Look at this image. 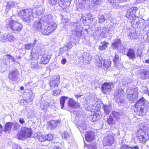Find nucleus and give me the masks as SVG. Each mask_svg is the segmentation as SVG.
Instances as JSON below:
<instances>
[{
  "label": "nucleus",
  "instance_id": "55",
  "mask_svg": "<svg viewBox=\"0 0 149 149\" xmlns=\"http://www.w3.org/2000/svg\"><path fill=\"white\" fill-rule=\"evenodd\" d=\"M81 2L82 5L84 6L85 5H88L90 1L89 0H82Z\"/></svg>",
  "mask_w": 149,
  "mask_h": 149
},
{
  "label": "nucleus",
  "instance_id": "59",
  "mask_svg": "<svg viewBox=\"0 0 149 149\" xmlns=\"http://www.w3.org/2000/svg\"><path fill=\"white\" fill-rule=\"evenodd\" d=\"M57 0H49V3L52 6L55 5L57 3Z\"/></svg>",
  "mask_w": 149,
  "mask_h": 149
},
{
  "label": "nucleus",
  "instance_id": "22",
  "mask_svg": "<svg viewBox=\"0 0 149 149\" xmlns=\"http://www.w3.org/2000/svg\"><path fill=\"white\" fill-rule=\"evenodd\" d=\"M136 91L133 94L128 95L127 96V98L128 99L129 102L131 103L135 102L138 99L139 92H136L137 90L136 89Z\"/></svg>",
  "mask_w": 149,
  "mask_h": 149
},
{
  "label": "nucleus",
  "instance_id": "61",
  "mask_svg": "<svg viewBox=\"0 0 149 149\" xmlns=\"http://www.w3.org/2000/svg\"><path fill=\"white\" fill-rule=\"evenodd\" d=\"M66 59L64 58H63L62 59L61 61V63L63 65H64L65 64L66 62Z\"/></svg>",
  "mask_w": 149,
  "mask_h": 149
},
{
  "label": "nucleus",
  "instance_id": "1",
  "mask_svg": "<svg viewBox=\"0 0 149 149\" xmlns=\"http://www.w3.org/2000/svg\"><path fill=\"white\" fill-rule=\"evenodd\" d=\"M71 27L72 32V37H71L69 43L66 47L68 49L71 48L72 47L76 45V40L80 38L82 36V27L79 23H72Z\"/></svg>",
  "mask_w": 149,
  "mask_h": 149
},
{
  "label": "nucleus",
  "instance_id": "14",
  "mask_svg": "<svg viewBox=\"0 0 149 149\" xmlns=\"http://www.w3.org/2000/svg\"><path fill=\"white\" fill-rule=\"evenodd\" d=\"M109 29L106 27H100L96 29L95 33L98 36H100L102 37H104L106 33H108Z\"/></svg>",
  "mask_w": 149,
  "mask_h": 149
},
{
  "label": "nucleus",
  "instance_id": "11",
  "mask_svg": "<svg viewBox=\"0 0 149 149\" xmlns=\"http://www.w3.org/2000/svg\"><path fill=\"white\" fill-rule=\"evenodd\" d=\"M19 74L17 70L12 71L9 74L8 79L11 81L16 82L19 81Z\"/></svg>",
  "mask_w": 149,
  "mask_h": 149
},
{
  "label": "nucleus",
  "instance_id": "36",
  "mask_svg": "<svg viewBox=\"0 0 149 149\" xmlns=\"http://www.w3.org/2000/svg\"><path fill=\"white\" fill-rule=\"evenodd\" d=\"M108 43L103 41L101 42V44L99 46L98 48L100 51H102L105 50L107 47Z\"/></svg>",
  "mask_w": 149,
  "mask_h": 149
},
{
  "label": "nucleus",
  "instance_id": "30",
  "mask_svg": "<svg viewBox=\"0 0 149 149\" xmlns=\"http://www.w3.org/2000/svg\"><path fill=\"white\" fill-rule=\"evenodd\" d=\"M132 26L134 28L137 27L138 26L141 24V26L142 27L143 26H144V24L143 22H140V21L139 19H135L134 18L132 20L131 22Z\"/></svg>",
  "mask_w": 149,
  "mask_h": 149
},
{
  "label": "nucleus",
  "instance_id": "48",
  "mask_svg": "<svg viewBox=\"0 0 149 149\" xmlns=\"http://www.w3.org/2000/svg\"><path fill=\"white\" fill-rule=\"evenodd\" d=\"M62 137L66 140H68L70 138V135L67 132L65 131L62 135Z\"/></svg>",
  "mask_w": 149,
  "mask_h": 149
},
{
  "label": "nucleus",
  "instance_id": "52",
  "mask_svg": "<svg viewBox=\"0 0 149 149\" xmlns=\"http://www.w3.org/2000/svg\"><path fill=\"white\" fill-rule=\"evenodd\" d=\"M88 149H97V146L94 144H91L88 145Z\"/></svg>",
  "mask_w": 149,
  "mask_h": 149
},
{
  "label": "nucleus",
  "instance_id": "41",
  "mask_svg": "<svg viewBox=\"0 0 149 149\" xmlns=\"http://www.w3.org/2000/svg\"><path fill=\"white\" fill-rule=\"evenodd\" d=\"M141 92L148 95L149 96V90L145 86H142L140 89Z\"/></svg>",
  "mask_w": 149,
  "mask_h": 149
},
{
  "label": "nucleus",
  "instance_id": "10",
  "mask_svg": "<svg viewBox=\"0 0 149 149\" xmlns=\"http://www.w3.org/2000/svg\"><path fill=\"white\" fill-rule=\"evenodd\" d=\"M116 135V134L113 133L108 134L103 140L104 145L105 146H110L113 143L114 141V136Z\"/></svg>",
  "mask_w": 149,
  "mask_h": 149
},
{
  "label": "nucleus",
  "instance_id": "16",
  "mask_svg": "<svg viewBox=\"0 0 149 149\" xmlns=\"http://www.w3.org/2000/svg\"><path fill=\"white\" fill-rule=\"evenodd\" d=\"M130 81H127V86L128 88L127 89L126 91V96L128 95L133 94L136 91V92H138V88L136 87H131L130 86V84L132 82V81L131 79H129V80Z\"/></svg>",
  "mask_w": 149,
  "mask_h": 149
},
{
  "label": "nucleus",
  "instance_id": "45",
  "mask_svg": "<svg viewBox=\"0 0 149 149\" xmlns=\"http://www.w3.org/2000/svg\"><path fill=\"white\" fill-rule=\"evenodd\" d=\"M107 123L110 126H113L115 124L114 121L113 117L110 116L107 120Z\"/></svg>",
  "mask_w": 149,
  "mask_h": 149
},
{
  "label": "nucleus",
  "instance_id": "27",
  "mask_svg": "<svg viewBox=\"0 0 149 149\" xmlns=\"http://www.w3.org/2000/svg\"><path fill=\"white\" fill-rule=\"evenodd\" d=\"M79 59L81 62H84V60H86L88 61L87 63H88L89 62V61L91 60L92 57L89 53L85 52L81 56H80Z\"/></svg>",
  "mask_w": 149,
  "mask_h": 149
},
{
  "label": "nucleus",
  "instance_id": "21",
  "mask_svg": "<svg viewBox=\"0 0 149 149\" xmlns=\"http://www.w3.org/2000/svg\"><path fill=\"white\" fill-rule=\"evenodd\" d=\"M53 137V136L52 134H49L45 135H38V139L39 141L40 142H42L46 140L50 141L52 140Z\"/></svg>",
  "mask_w": 149,
  "mask_h": 149
},
{
  "label": "nucleus",
  "instance_id": "2",
  "mask_svg": "<svg viewBox=\"0 0 149 149\" xmlns=\"http://www.w3.org/2000/svg\"><path fill=\"white\" fill-rule=\"evenodd\" d=\"M43 46V45L41 44H38L36 48L37 52H35L34 54L37 58L40 59V64L45 65L48 63L50 57L49 56L44 54L45 52Z\"/></svg>",
  "mask_w": 149,
  "mask_h": 149
},
{
  "label": "nucleus",
  "instance_id": "49",
  "mask_svg": "<svg viewBox=\"0 0 149 149\" xmlns=\"http://www.w3.org/2000/svg\"><path fill=\"white\" fill-rule=\"evenodd\" d=\"M130 38L134 39L138 38L135 32L131 33L129 34Z\"/></svg>",
  "mask_w": 149,
  "mask_h": 149
},
{
  "label": "nucleus",
  "instance_id": "43",
  "mask_svg": "<svg viewBox=\"0 0 149 149\" xmlns=\"http://www.w3.org/2000/svg\"><path fill=\"white\" fill-rule=\"evenodd\" d=\"M49 124L50 127H51L52 129L56 128L57 125V123L54 120H52L49 121Z\"/></svg>",
  "mask_w": 149,
  "mask_h": 149
},
{
  "label": "nucleus",
  "instance_id": "23",
  "mask_svg": "<svg viewBox=\"0 0 149 149\" xmlns=\"http://www.w3.org/2000/svg\"><path fill=\"white\" fill-rule=\"evenodd\" d=\"M95 133L91 131H88L85 134L86 140L88 142L93 141L95 138Z\"/></svg>",
  "mask_w": 149,
  "mask_h": 149
},
{
  "label": "nucleus",
  "instance_id": "53",
  "mask_svg": "<svg viewBox=\"0 0 149 149\" xmlns=\"http://www.w3.org/2000/svg\"><path fill=\"white\" fill-rule=\"evenodd\" d=\"M31 43L29 44H26L25 45V49L26 50H30L32 49L33 47Z\"/></svg>",
  "mask_w": 149,
  "mask_h": 149
},
{
  "label": "nucleus",
  "instance_id": "7",
  "mask_svg": "<svg viewBox=\"0 0 149 149\" xmlns=\"http://www.w3.org/2000/svg\"><path fill=\"white\" fill-rule=\"evenodd\" d=\"M32 133L31 128L23 127L19 131L17 135V137L19 139L23 140L30 137Z\"/></svg>",
  "mask_w": 149,
  "mask_h": 149
},
{
  "label": "nucleus",
  "instance_id": "17",
  "mask_svg": "<svg viewBox=\"0 0 149 149\" xmlns=\"http://www.w3.org/2000/svg\"><path fill=\"white\" fill-rule=\"evenodd\" d=\"M121 44L120 40L119 39L116 40L114 43H112V47L113 48L116 49L117 50H123L122 52H124L125 51L126 48H125L123 46H121Z\"/></svg>",
  "mask_w": 149,
  "mask_h": 149
},
{
  "label": "nucleus",
  "instance_id": "12",
  "mask_svg": "<svg viewBox=\"0 0 149 149\" xmlns=\"http://www.w3.org/2000/svg\"><path fill=\"white\" fill-rule=\"evenodd\" d=\"M113 84L111 83L105 82L102 85L101 88L102 93L104 94H109L111 91Z\"/></svg>",
  "mask_w": 149,
  "mask_h": 149
},
{
  "label": "nucleus",
  "instance_id": "6",
  "mask_svg": "<svg viewBox=\"0 0 149 149\" xmlns=\"http://www.w3.org/2000/svg\"><path fill=\"white\" fill-rule=\"evenodd\" d=\"M146 100L143 97L139 99L136 104V109L135 111H137L136 113L140 115H145L147 112L145 107Z\"/></svg>",
  "mask_w": 149,
  "mask_h": 149
},
{
  "label": "nucleus",
  "instance_id": "40",
  "mask_svg": "<svg viewBox=\"0 0 149 149\" xmlns=\"http://www.w3.org/2000/svg\"><path fill=\"white\" fill-rule=\"evenodd\" d=\"M7 40L11 42H13L16 40V38L10 33L7 34Z\"/></svg>",
  "mask_w": 149,
  "mask_h": 149
},
{
  "label": "nucleus",
  "instance_id": "33",
  "mask_svg": "<svg viewBox=\"0 0 149 149\" xmlns=\"http://www.w3.org/2000/svg\"><path fill=\"white\" fill-rule=\"evenodd\" d=\"M102 108L104 110V112L107 114H109L111 110L112 106L110 104H104Z\"/></svg>",
  "mask_w": 149,
  "mask_h": 149
},
{
  "label": "nucleus",
  "instance_id": "31",
  "mask_svg": "<svg viewBox=\"0 0 149 149\" xmlns=\"http://www.w3.org/2000/svg\"><path fill=\"white\" fill-rule=\"evenodd\" d=\"M12 127V122H7L6 123L3 131L6 133H9L11 130Z\"/></svg>",
  "mask_w": 149,
  "mask_h": 149
},
{
  "label": "nucleus",
  "instance_id": "39",
  "mask_svg": "<svg viewBox=\"0 0 149 149\" xmlns=\"http://www.w3.org/2000/svg\"><path fill=\"white\" fill-rule=\"evenodd\" d=\"M44 10L45 8L44 7H39L37 9L35 14L38 16H40L44 13Z\"/></svg>",
  "mask_w": 149,
  "mask_h": 149
},
{
  "label": "nucleus",
  "instance_id": "63",
  "mask_svg": "<svg viewBox=\"0 0 149 149\" xmlns=\"http://www.w3.org/2000/svg\"><path fill=\"white\" fill-rule=\"evenodd\" d=\"M6 11L7 12L9 11V9L11 7L9 5V4L8 2H7V5L6 6Z\"/></svg>",
  "mask_w": 149,
  "mask_h": 149
},
{
  "label": "nucleus",
  "instance_id": "3",
  "mask_svg": "<svg viewBox=\"0 0 149 149\" xmlns=\"http://www.w3.org/2000/svg\"><path fill=\"white\" fill-rule=\"evenodd\" d=\"M6 27L13 33H18L22 30V26L19 22L13 20H8L6 21Z\"/></svg>",
  "mask_w": 149,
  "mask_h": 149
},
{
  "label": "nucleus",
  "instance_id": "56",
  "mask_svg": "<svg viewBox=\"0 0 149 149\" xmlns=\"http://www.w3.org/2000/svg\"><path fill=\"white\" fill-rule=\"evenodd\" d=\"M102 0H93V3L96 5H99Z\"/></svg>",
  "mask_w": 149,
  "mask_h": 149
},
{
  "label": "nucleus",
  "instance_id": "50",
  "mask_svg": "<svg viewBox=\"0 0 149 149\" xmlns=\"http://www.w3.org/2000/svg\"><path fill=\"white\" fill-rule=\"evenodd\" d=\"M6 56L7 59L5 61V63L6 65H7L8 63H9L10 61H8V59L12 61L13 57V56L10 54L7 55Z\"/></svg>",
  "mask_w": 149,
  "mask_h": 149
},
{
  "label": "nucleus",
  "instance_id": "57",
  "mask_svg": "<svg viewBox=\"0 0 149 149\" xmlns=\"http://www.w3.org/2000/svg\"><path fill=\"white\" fill-rule=\"evenodd\" d=\"M102 15L100 16L99 17V22L100 23H103L105 20L104 19V17H103Z\"/></svg>",
  "mask_w": 149,
  "mask_h": 149
},
{
  "label": "nucleus",
  "instance_id": "24",
  "mask_svg": "<svg viewBox=\"0 0 149 149\" xmlns=\"http://www.w3.org/2000/svg\"><path fill=\"white\" fill-rule=\"evenodd\" d=\"M68 105L70 108L76 109L80 107V106L79 104L76 102L72 98H70L68 100Z\"/></svg>",
  "mask_w": 149,
  "mask_h": 149
},
{
  "label": "nucleus",
  "instance_id": "20",
  "mask_svg": "<svg viewBox=\"0 0 149 149\" xmlns=\"http://www.w3.org/2000/svg\"><path fill=\"white\" fill-rule=\"evenodd\" d=\"M137 8L136 7L132 8L127 11L126 14V17L129 19H133L135 16V13L137 11Z\"/></svg>",
  "mask_w": 149,
  "mask_h": 149
},
{
  "label": "nucleus",
  "instance_id": "18",
  "mask_svg": "<svg viewBox=\"0 0 149 149\" xmlns=\"http://www.w3.org/2000/svg\"><path fill=\"white\" fill-rule=\"evenodd\" d=\"M41 19L44 24H48L53 23L54 21L53 16L51 14L45 15L42 17Z\"/></svg>",
  "mask_w": 149,
  "mask_h": 149
},
{
  "label": "nucleus",
  "instance_id": "15",
  "mask_svg": "<svg viewBox=\"0 0 149 149\" xmlns=\"http://www.w3.org/2000/svg\"><path fill=\"white\" fill-rule=\"evenodd\" d=\"M30 54L29 58H26V60L29 61H31V68L32 69L37 70L38 68V62L37 60L35 59L34 58L35 57H34L33 55V56H32V54L31 52Z\"/></svg>",
  "mask_w": 149,
  "mask_h": 149
},
{
  "label": "nucleus",
  "instance_id": "54",
  "mask_svg": "<svg viewBox=\"0 0 149 149\" xmlns=\"http://www.w3.org/2000/svg\"><path fill=\"white\" fill-rule=\"evenodd\" d=\"M120 149H131V147L128 145H122Z\"/></svg>",
  "mask_w": 149,
  "mask_h": 149
},
{
  "label": "nucleus",
  "instance_id": "25",
  "mask_svg": "<svg viewBox=\"0 0 149 149\" xmlns=\"http://www.w3.org/2000/svg\"><path fill=\"white\" fill-rule=\"evenodd\" d=\"M126 55L129 58L132 60H134L136 57L135 51L133 48L131 47L128 49Z\"/></svg>",
  "mask_w": 149,
  "mask_h": 149
},
{
  "label": "nucleus",
  "instance_id": "4",
  "mask_svg": "<svg viewBox=\"0 0 149 149\" xmlns=\"http://www.w3.org/2000/svg\"><path fill=\"white\" fill-rule=\"evenodd\" d=\"M146 127L141 124L139 125V130L136 133V136L138 138L140 142L144 143L149 139L147 133L146 131Z\"/></svg>",
  "mask_w": 149,
  "mask_h": 149
},
{
  "label": "nucleus",
  "instance_id": "46",
  "mask_svg": "<svg viewBox=\"0 0 149 149\" xmlns=\"http://www.w3.org/2000/svg\"><path fill=\"white\" fill-rule=\"evenodd\" d=\"M13 130H18L19 129L20 125L19 123H12Z\"/></svg>",
  "mask_w": 149,
  "mask_h": 149
},
{
  "label": "nucleus",
  "instance_id": "47",
  "mask_svg": "<svg viewBox=\"0 0 149 149\" xmlns=\"http://www.w3.org/2000/svg\"><path fill=\"white\" fill-rule=\"evenodd\" d=\"M120 60L119 56L117 54H116L113 58V61L114 64L116 65L118 62Z\"/></svg>",
  "mask_w": 149,
  "mask_h": 149
},
{
  "label": "nucleus",
  "instance_id": "5",
  "mask_svg": "<svg viewBox=\"0 0 149 149\" xmlns=\"http://www.w3.org/2000/svg\"><path fill=\"white\" fill-rule=\"evenodd\" d=\"M33 13L31 9L21 10L18 15L24 21L30 23L33 20L34 18Z\"/></svg>",
  "mask_w": 149,
  "mask_h": 149
},
{
  "label": "nucleus",
  "instance_id": "62",
  "mask_svg": "<svg viewBox=\"0 0 149 149\" xmlns=\"http://www.w3.org/2000/svg\"><path fill=\"white\" fill-rule=\"evenodd\" d=\"M8 2L9 4V5L11 7H13L15 5V3H13V2L12 1H10Z\"/></svg>",
  "mask_w": 149,
  "mask_h": 149
},
{
  "label": "nucleus",
  "instance_id": "38",
  "mask_svg": "<svg viewBox=\"0 0 149 149\" xmlns=\"http://www.w3.org/2000/svg\"><path fill=\"white\" fill-rule=\"evenodd\" d=\"M47 25L50 30L51 33L55 30L57 27V24L54 22Z\"/></svg>",
  "mask_w": 149,
  "mask_h": 149
},
{
  "label": "nucleus",
  "instance_id": "9",
  "mask_svg": "<svg viewBox=\"0 0 149 149\" xmlns=\"http://www.w3.org/2000/svg\"><path fill=\"white\" fill-rule=\"evenodd\" d=\"M124 93V90L122 88H118L117 89V88L116 89L114 94L116 102L118 104L123 103Z\"/></svg>",
  "mask_w": 149,
  "mask_h": 149
},
{
  "label": "nucleus",
  "instance_id": "64",
  "mask_svg": "<svg viewBox=\"0 0 149 149\" xmlns=\"http://www.w3.org/2000/svg\"><path fill=\"white\" fill-rule=\"evenodd\" d=\"M19 122L21 124H23L25 123V121L23 118H20L19 119Z\"/></svg>",
  "mask_w": 149,
  "mask_h": 149
},
{
  "label": "nucleus",
  "instance_id": "34",
  "mask_svg": "<svg viewBox=\"0 0 149 149\" xmlns=\"http://www.w3.org/2000/svg\"><path fill=\"white\" fill-rule=\"evenodd\" d=\"M41 33L42 34L45 35H49L51 33L48 26L45 24L44 27H42Z\"/></svg>",
  "mask_w": 149,
  "mask_h": 149
},
{
  "label": "nucleus",
  "instance_id": "35",
  "mask_svg": "<svg viewBox=\"0 0 149 149\" xmlns=\"http://www.w3.org/2000/svg\"><path fill=\"white\" fill-rule=\"evenodd\" d=\"M34 95V94L33 93H32L31 95L30 93H28L26 95L25 98L23 99V100L26 102L31 101L33 100Z\"/></svg>",
  "mask_w": 149,
  "mask_h": 149
},
{
  "label": "nucleus",
  "instance_id": "51",
  "mask_svg": "<svg viewBox=\"0 0 149 149\" xmlns=\"http://www.w3.org/2000/svg\"><path fill=\"white\" fill-rule=\"evenodd\" d=\"M91 121L92 122H94L96 121L97 120L99 119L98 116H97V114H94L93 116H91Z\"/></svg>",
  "mask_w": 149,
  "mask_h": 149
},
{
  "label": "nucleus",
  "instance_id": "44",
  "mask_svg": "<svg viewBox=\"0 0 149 149\" xmlns=\"http://www.w3.org/2000/svg\"><path fill=\"white\" fill-rule=\"evenodd\" d=\"M0 41L3 42L7 41V34H0Z\"/></svg>",
  "mask_w": 149,
  "mask_h": 149
},
{
  "label": "nucleus",
  "instance_id": "42",
  "mask_svg": "<svg viewBox=\"0 0 149 149\" xmlns=\"http://www.w3.org/2000/svg\"><path fill=\"white\" fill-rule=\"evenodd\" d=\"M126 0H109V1L112 5H117L118 4V1L123 2L126 1Z\"/></svg>",
  "mask_w": 149,
  "mask_h": 149
},
{
  "label": "nucleus",
  "instance_id": "37",
  "mask_svg": "<svg viewBox=\"0 0 149 149\" xmlns=\"http://www.w3.org/2000/svg\"><path fill=\"white\" fill-rule=\"evenodd\" d=\"M68 98L69 97H68L65 96H62L60 97V101L61 109H64L63 108L64 107L65 100Z\"/></svg>",
  "mask_w": 149,
  "mask_h": 149
},
{
  "label": "nucleus",
  "instance_id": "8",
  "mask_svg": "<svg viewBox=\"0 0 149 149\" xmlns=\"http://www.w3.org/2000/svg\"><path fill=\"white\" fill-rule=\"evenodd\" d=\"M96 62L99 68H102L107 70L110 66L111 62L110 60H104L102 58L98 55L95 57Z\"/></svg>",
  "mask_w": 149,
  "mask_h": 149
},
{
  "label": "nucleus",
  "instance_id": "29",
  "mask_svg": "<svg viewBox=\"0 0 149 149\" xmlns=\"http://www.w3.org/2000/svg\"><path fill=\"white\" fill-rule=\"evenodd\" d=\"M60 82L59 79L58 77H55L49 83L51 86L54 87L57 86Z\"/></svg>",
  "mask_w": 149,
  "mask_h": 149
},
{
  "label": "nucleus",
  "instance_id": "32",
  "mask_svg": "<svg viewBox=\"0 0 149 149\" xmlns=\"http://www.w3.org/2000/svg\"><path fill=\"white\" fill-rule=\"evenodd\" d=\"M77 127L81 133H84L87 129V125L84 122H83L79 124V125L77 126Z\"/></svg>",
  "mask_w": 149,
  "mask_h": 149
},
{
  "label": "nucleus",
  "instance_id": "19",
  "mask_svg": "<svg viewBox=\"0 0 149 149\" xmlns=\"http://www.w3.org/2000/svg\"><path fill=\"white\" fill-rule=\"evenodd\" d=\"M45 24L43 22L41 19L34 21L33 24V28L37 31L42 30V27H43Z\"/></svg>",
  "mask_w": 149,
  "mask_h": 149
},
{
  "label": "nucleus",
  "instance_id": "58",
  "mask_svg": "<svg viewBox=\"0 0 149 149\" xmlns=\"http://www.w3.org/2000/svg\"><path fill=\"white\" fill-rule=\"evenodd\" d=\"M13 149H22L20 146L15 143L13 145Z\"/></svg>",
  "mask_w": 149,
  "mask_h": 149
},
{
  "label": "nucleus",
  "instance_id": "13",
  "mask_svg": "<svg viewBox=\"0 0 149 149\" xmlns=\"http://www.w3.org/2000/svg\"><path fill=\"white\" fill-rule=\"evenodd\" d=\"M138 75L140 79L142 80L146 79L149 77V70L141 68L138 70Z\"/></svg>",
  "mask_w": 149,
  "mask_h": 149
},
{
  "label": "nucleus",
  "instance_id": "26",
  "mask_svg": "<svg viewBox=\"0 0 149 149\" xmlns=\"http://www.w3.org/2000/svg\"><path fill=\"white\" fill-rule=\"evenodd\" d=\"M71 0H60L58 3L60 6L63 8H66L70 5Z\"/></svg>",
  "mask_w": 149,
  "mask_h": 149
},
{
  "label": "nucleus",
  "instance_id": "60",
  "mask_svg": "<svg viewBox=\"0 0 149 149\" xmlns=\"http://www.w3.org/2000/svg\"><path fill=\"white\" fill-rule=\"evenodd\" d=\"M105 20L107 19L110 17L109 15L108 14H104L102 15Z\"/></svg>",
  "mask_w": 149,
  "mask_h": 149
},
{
  "label": "nucleus",
  "instance_id": "28",
  "mask_svg": "<svg viewBox=\"0 0 149 149\" xmlns=\"http://www.w3.org/2000/svg\"><path fill=\"white\" fill-rule=\"evenodd\" d=\"M112 115L114 118L118 120L123 118V112L120 110L118 111H113L112 112Z\"/></svg>",
  "mask_w": 149,
  "mask_h": 149
}]
</instances>
